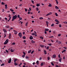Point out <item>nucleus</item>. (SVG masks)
<instances>
[{
    "mask_svg": "<svg viewBox=\"0 0 67 67\" xmlns=\"http://www.w3.org/2000/svg\"><path fill=\"white\" fill-rule=\"evenodd\" d=\"M23 53L24 55H25V52H23Z\"/></svg>",
    "mask_w": 67,
    "mask_h": 67,
    "instance_id": "774afa93",
    "label": "nucleus"
},
{
    "mask_svg": "<svg viewBox=\"0 0 67 67\" xmlns=\"http://www.w3.org/2000/svg\"><path fill=\"white\" fill-rule=\"evenodd\" d=\"M43 64H44V63H41L40 66H42L43 65Z\"/></svg>",
    "mask_w": 67,
    "mask_h": 67,
    "instance_id": "412c9836",
    "label": "nucleus"
},
{
    "mask_svg": "<svg viewBox=\"0 0 67 67\" xmlns=\"http://www.w3.org/2000/svg\"><path fill=\"white\" fill-rule=\"evenodd\" d=\"M9 39H7V40H6L4 42V44H5V45H6V44H7V43H8Z\"/></svg>",
    "mask_w": 67,
    "mask_h": 67,
    "instance_id": "f03ea898",
    "label": "nucleus"
},
{
    "mask_svg": "<svg viewBox=\"0 0 67 67\" xmlns=\"http://www.w3.org/2000/svg\"><path fill=\"white\" fill-rule=\"evenodd\" d=\"M59 26L60 27H62V25L61 24H60L59 25Z\"/></svg>",
    "mask_w": 67,
    "mask_h": 67,
    "instance_id": "603ef678",
    "label": "nucleus"
},
{
    "mask_svg": "<svg viewBox=\"0 0 67 67\" xmlns=\"http://www.w3.org/2000/svg\"><path fill=\"white\" fill-rule=\"evenodd\" d=\"M14 65H15V66H17V65H18V64L16 63H14Z\"/></svg>",
    "mask_w": 67,
    "mask_h": 67,
    "instance_id": "b1692460",
    "label": "nucleus"
},
{
    "mask_svg": "<svg viewBox=\"0 0 67 67\" xmlns=\"http://www.w3.org/2000/svg\"><path fill=\"white\" fill-rule=\"evenodd\" d=\"M4 37H6V34L5 33H4Z\"/></svg>",
    "mask_w": 67,
    "mask_h": 67,
    "instance_id": "c9c22d12",
    "label": "nucleus"
},
{
    "mask_svg": "<svg viewBox=\"0 0 67 67\" xmlns=\"http://www.w3.org/2000/svg\"><path fill=\"white\" fill-rule=\"evenodd\" d=\"M51 65H52V66H54V64H53L52 62H51Z\"/></svg>",
    "mask_w": 67,
    "mask_h": 67,
    "instance_id": "ea45409f",
    "label": "nucleus"
},
{
    "mask_svg": "<svg viewBox=\"0 0 67 67\" xmlns=\"http://www.w3.org/2000/svg\"><path fill=\"white\" fill-rule=\"evenodd\" d=\"M23 39H25V38H26V37L25 36H24L23 37Z\"/></svg>",
    "mask_w": 67,
    "mask_h": 67,
    "instance_id": "473e14b6",
    "label": "nucleus"
},
{
    "mask_svg": "<svg viewBox=\"0 0 67 67\" xmlns=\"http://www.w3.org/2000/svg\"><path fill=\"white\" fill-rule=\"evenodd\" d=\"M55 67H59V66H58V65H56L55 66Z\"/></svg>",
    "mask_w": 67,
    "mask_h": 67,
    "instance_id": "338daca9",
    "label": "nucleus"
},
{
    "mask_svg": "<svg viewBox=\"0 0 67 67\" xmlns=\"http://www.w3.org/2000/svg\"><path fill=\"white\" fill-rule=\"evenodd\" d=\"M1 4L2 5H4V3L3 2H2Z\"/></svg>",
    "mask_w": 67,
    "mask_h": 67,
    "instance_id": "2f4dec72",
    "label": "nucleus"
},
{
    "mask_svg": "<svg viewBox=\"0 0 67 67\" xmlns=\"http://www.w3.org/2000/svg\"><path fill=\"white\" fill-rule=\"evenodd\" d=\"M34 34H36V33H37L36 32V31H34Z\"/></svg>",
    "mask_w": 67,
    "mask_h": 67,
    "instance_id": "bf43d9fd",
    "label": "nucleus"
},
{
    "mask_svg": "<svg viewBox=\"0 0 67 67\" xmlns=\"http://www.w3.org/2000/svg\"><path fill=\"white\" fill-rule=\"evenodd\" d=\"M18 35L19 36L20 38H21L22 37V33L21 32H19L18 34Z\"/></svg>",
    "mask_w": 67,
    "mask_h": 67,
    "instance_id": "7ed1b4c3",
    "label": "nucleus"
},
{
    "mask_svg": "<svg viewBox=\"0 0 67 67\" xmlns=\"http://www.w3.org/2000/svg\"><path fill=\"white\" fill-rule=\"evenodd\" d=\"M36 10L37 11H38V8H36Z\"/></svg>",
    "mask_w": 67,
    "mask_h": 67,
    "instance_id": "052dcab7",
    "label": "nucleus"
},
{
    "mask_svg": "<svg viewBox=\"0 0 67 67\" xmlns=\"http://www.w3.org/2000/svg\"><path fill=\"white\" fill-rule=\"evenodd\" d=\"M47 59H48V60H49V57H47Z\"/></svg>",
    "mask_w": 67,
    "mask_h": 67,
    "instance_id": "6e6d98bb",
    "label": "nucleus"
},
{
    "mask_svg": "<svg viewBox=\"0 0 67 67\" xmlns=\"http://www.w3.org/2000/svg\"><path fill=\"white\" fill-rule=\"evenodd\" d=\"M62 35L61 34H59L58 36L59 37V36H61Z\"/></svg>",
    "mask_w": 67,
    "mask_h": 67,
    "instance_id": "58836bf2",
    "label": "nucleus"
},
{
    "mask_svg": "<svg viewBox=\"0 0 67 67\" xmlns=\"http://www.w3.org/2000/svg\"><path fill=\"white\" fill-rule=\"evenodd\" d=\"M59 44H62V42H59Z\"/></svg>",
    "mask_w": 67,
    "mask_h": 67,
    "instance_id": "13d9d810",
    "label": "nucleus"
},
{
    "mask_svg": "<svg viewBox=\"0 0 67 67\" xmlns=\"http://www.w3.org/2000/svg\"><path fill=\"white\" fill-rule=\"evenodd\" d=\"M46 25H48V21H46Z\"/></svg>",
    "mask_w": 67,
    "mask_h": 67,
    "instance_id": "a878e982",
    "label": "nucleus"
},
{
    "mask_svg": "<svg viewBox=\"0 0 67 67\" xmlns=\"http://www.w3.org/2000/svg\"><path fill=\"white\" fill-rule=\"evenodd\" d=\"M15 42H14L12 43V45H15Z\"/></svg>",
    "mask_w": 67,
    "mask_h": 67,
    "instance_id": "a19ab883",
    "label": "nucleus"
},
{
    "mask_svg": "<svg viewBox=\"0 0 67 67\" xmlns=\"http://www.w3.org/2000/svg\"><path fill=\"white\" fill-rule=\"evenodd\" d=\"M4 64L3 63V64H2L1 65V66H4Z\"/></svg>",
    "mask_w": 67,
    "mask_h": 67,
    "instance_id": "09e8293b",
    "label": "nucleus"
},
{
    "mask_svg": "<svg viewBox=\"0 0 67 67\" xmlns=\"http://www.w3.org/2000/svg\"><path fill=\"white\" fill-rule=\"evenodd\" d=\"M16 18H17V15H15V16H13L12 17V21H13L15 20Z\"/></svg>",
    "mask_w": 67,
    "mask_h": 67,
    "instance_id": "f257e3e1",
    "label": "nucleus"
},
{
    "mask_svg": "<svg viewBox=\"0 0 67 67\" xmlns=\"http://www.w3.org/2000/svg\"><path fill=\"white\" fill-rule=\"evenodd\" d=\"M34 51L33 50L31 52V54H32L34 53Z\"/></svg>",
    "mask_w": 67,
    "mask_h": 67,
    "instance_id": "c85d7f7f",
    "label": "nucleus"
},
{
    "mask_svg": "<svg viewBox=\"0 0 67 67\" xmlns=\"http://www.w3.org/2000/svg\"><path fill=\"white\" fill-rule=\"evenodd\" d=\"M33 38V36H31L30 37V40H32Z\"/></svg>",
    "mask_w": 67,
    "mask_h": 67,
    "instance_id": "0eeeda50",
    "label": "nucleus"
},
{
    "mask_svg": "<svg viewBox=\"0 0 67 67\" xmlns=\"http://www.w3.org/2000/svg\"><path fill=\"white\" fill-rule=\"evenodd\" d=\"M41 47H44V46L40 45Z\"/></svg>",
    "mask_w": 67,
    "mask_h": 67,
    "instance_id": "bb28decb",
    "label": "nucleus"
},
{
    "mask_svg": "<svg viewBox=\"0 0 67 67\" xmlns=\"http://www.w3.org/2000/svg\"><path fill=\"white\" fill-rule=\"evenodd\" d=\"M8 18H10L11 17V15L9 14V15L8 16Z\"/></svg>",
    "mask_w": 67,
    "mask_h": 67,
    "instance_id": "f704fd0d",
    "label": "nucleus"
},
{
    "mask_svg": "<svg viewBox=\"0 0 67 67\" xmlns=\"http://www.w3.org/2000/svg\"><path fill=\"white\" fill-rule=\"evenodd\" d=\"M31 50H30L28 52V53H31Z\"/></svg>",
    "mask_w": 67,
    "mask_h": 67,
    "instance_id": "7c9ffc66",
    "label": "nucleus"
},
{
    "mask_svg": "<svg viewBox=\"0 0 67 67\" xmlns=\"http://www.w3.org/2000/svg\"><path fill=\"white\" fill-rule=\"evenodd\" d=\"M48 7H52V5L51 4L49 3Z\"/></svg>",
    "mask_w": 67,
    "mask_h": 67,
    "instance_id": "1a4fd4ad",
    "label": "nucleus"
},
{
    "mask_svg": "<svg viewBox=\"0 0 67 67\" xmlns=\"http://www.w3.org/2000/svg\"><path fill=\"white\" fill-rule=\"evenodd\" d=\"M49 38H53V37H54V36H50L48 37Z\"/></svg>",
    "mask_w": 67,
    "mask_h": 67,
    "instance_id": "4468645a",
    "label": "nucleus"
},
{
    "mask_svg": "<svg viewBox=\"0 0 67 67\" xmlns=\"http://www.w3.org/2000/svg\"><path fill=\"white\" fill-rule=\"evenodd\" d=\"M62 58H60L59 59V61L60 62H61V61L62 60Z\"/></svg>",
    "mask_w": 67,
    "mask_h": 67,
    "instance_id": "c756f323",
    "label": "nucleus"
},
{
    "mask_svg": "<svg viewBox=\"0 0 67 67\" xmlns=\"http://www.w3.org/2000/svg\"><path fill=\"white\" fill-rule=\"evenodd\" d=\"M17 18H19L20 16V15H17Z\"/></svg>",
    "mask_w": 67,
    "mask_h": 67,
    "instance_id": "49530a36",
    "label": "nucleus"
},
{
    "mask_svg": "<svg viewBox=\"0 0 67 67\" xmlns=\"http://www.w3.org/2000/svg\"><path fill=\"white\" fill-rule=\"evenodd\" d=\"M55 21L56 22H57L58 23H59V22L58 21V20L57 19H55Z\"/></svg>",
    "mask_w": 67,
    "mask_h": 67,
    "instance_id": "f3484780",
    "label": "nucleus"
},
{
    "mask_svg": "<svg viewBox=\"0 0 67 67\" xmlns=\"http://www.w3.org/2000/svg\"><path fill=\"white\" fill-rule=\"evenodd\" d=\"M14 33L15 35H16V34H18V31H16L15 30H14Z\"/></svg>",
    "mask_w": 67,
    "mask_h": 67,
    "instance_id": "20e7f679",
    "label": "nucleus"
},
{
    "mask_svg": "<svg viewBox=\"0 0 67 67\" xmlns=\"http://www.w3.org/2000/svg\"><path fill=\"white\" fill-rule=\"evenodd\" d=\"M25 10L26 12H27V9L26 8L25 9Z\"/></svg>",
    "mask_w": 67,
    "mask_h": 67,
    "instance_id": "8fccbe9b",
    "label": "nucleus"
},
{
    "mask_svg": "<svg viewBox=\"0 0 67 67\" xmlns=\"http://www.w3.org/2000/svg\"><path fill=\"white\" fill-rule=\"evenodd\" d=\"M63 52H66V50L64 49L63 51Z\"/></svg>",
    "mask_w": 67,
    "mask_h": 67,
    "instance_id": "e2e57ef3",
    "label": "nucleus"
},
{
    "mask_svg": "<svg viewBox=\"0 0 67 67\" xmlns=\"http://www.w3.org/2000/svg\"><path fill=\"white\" fill-rule=\"evenodd\" d=\"M10 52H14V51L13 50H12V49H11L10 50Z\"/></svg>",
    "mask_w": 67,
    "mask_h": 67,
    "instance_id": "6ab92c4d",
    "label": "nucleus"
},
{
    "mask_svg": "<svg viewBox=\"0 0 67 67\" xmlns=\"http://www.w3.org/2000/svg\"><path fill=\"white\" fill-rule=\"evenodd\" d=\"M58 56L59 58H60V54H59Z\"/></svg>",
    "mask_w": 67,
    "mask_h": 67,
    "instance_id": "e433bc0d",
    "label": "nucleus"
},
{
    "mask_svg": "<svg viewBox=\"0 0 67 67\" xmlns=\"http://www.w3.org/2000/svg\"><path fill=\"white\" fill-rule=\"evenodd\" d=\"M31 2L32 3H34V1L33 0H31Z\"/></svg>",
    "mask_w": 67,
    "mask_h": 67,
    "instance_id": "5fc2aeb1",
    "label": "nucleus"
},
{
    "mask_svg": "<svg viewBox=\"0 0 67 67\" xmlns=\"http://www.w3.org/2000/svg\"><path fill=\"white\" fill-rule=\"evenodd\" d=\"M54 26V24H53L51 25V26Z\"/></svg>",
    "mask_w": 67,
    "mask_h": 67,
    "instance_id": "37998d69",
    "label": "nucleus"
},
{
    "mask_svg": "<svg viewBox=\"0 0 67 67\" xmlns=\"http://www.w3.org/2000/svg\"><path fill=\"white\" fill-rule=\"evenodd\" d=\"M48 14H49V15H51V14H52V12H50L48 13Z\"/></svg>",
    "mask_w": 67,
    "mask_h": 67,
    "instance_id": "cd10ccee",
    "label": "nucleus"
},
{
    "mask_svg": "<svg viewBox=\"0 0 67 67\" xmlns=\"http://www.w3.org/2000/svg\"><path fill=\"white\" fill-rule=\"evenodd\" d=\"M44 54H47V52H46V51L45 50H44Z\"/></svg>",
    "mask_w": 67,
    "mask_h": 67,
    "instance_id": "2eb2a0df",
    "label": "nucleus"
},
{
    "mask_svg": "<svg viewBox=\"0 0 67 67\" xmlns=\"http://www.w3.org/2000/svg\"><path fill=\"white\" fill-rule=\"evenodd\" d=\"M5 51L6 52H7V53H8L9 52L8 51V50H5Z\"/></svg>",
    "mask_w": 67,
    "mask_h": 67,
    "instance_id": "de8ad7c7",
    "label": "nucleus"
},
{
    "mask_svg": "<svg viewBox=\"0 0 67 67\" xmlns=\"http://www.w3.org/2000/svg\"><path fill=\"white\" fill-rule=\"evenodd\" d=\"M55 15L56 16H58V14L57 13H55Z\"/></svg>",
    "mask_w": 67,
    "mask_h": 67,
    "instance_id": "72a5a7b5",
    "label": "nucleus"
},
{
    "mask_svg": "<svg viewBox=\"0 0 67 67\" xmlns=\"http://www.w3.org/2000/svg\"><path fill=\"white\" fill-rule=\"evenodd\" d=\"M36 63H37V65H38V64H39V62L38 61H37L36 62Z\"/></svg>",
    "mask_w": 67,
    "mask_h": 67,
    "instance_id": "4be33fe9",
    "label": "nucleus"
},
{
    "mask_svg": "<svg viewBox=\"0 0 67 67\" xmlns=\"http://www.w3.org/2000/svg\"><path fill=\"white\" fill-rule=\"evenodd\" d=\"M11 62V59H10L8 61V63L9 64Z\"/></svg>",
    "mask_w": 67,
    "mask_h": 67,
    "instance_id": "423d86ee",
    "label": "nucleus"
},
{
    "mask_svg": "<svg viewBox=\"0 0 67 67\" xmlns=\"http://www.w3.org/2000/svg\"><path fill=\"white\" fill-rule=\"evenodd\" d=\"M40 20H43V18L42 17H40Z\"/></svg>",
    "mask_w": 67,
    "mask_h": 67,
    "instance_id": "4c0bfd02",
    "label": "nucleus"
},
{
    "mask_svg": "<svg viewBox=\"0 0 67 67\" xmlns=\"http://www.w3.org/2000/svg\"><path fill=\"white\" fill-rule=\"evenodd\" d=\"M31 42L32 43H35V41H34L33 40H31Z\"/></svg>",
    "mask_w": 67,
    "mask_h": 67,
    "instance_id": "f8f14e48",
    "label": "nucleus"
},
{
    "mask_svg": "<svg viewBox=\"0 0 67 67\" xmlns=\"http://www.w3.org/2000/svg\"><path fill=\"white\" fill-rule=\"evenodd\" d=\"M8 37H9V39H10V38H11L12 37V36H11V34H9V36Z\"/></svg>",
    "mask_w": 67,
    "mask_h": 67,
    "instance_id": "39448f33",
    "label": "nucleus"
},
{
    "mask_svg": "<svg viewBox=\"0 0 67 67\" xmlns=\"http://www.w3.org/2000/svg\"><path fill=\"white\" fill-rule=\"evenodd\" d=\"M5 19L6 20V21H8V19L7 18H5Z\"/></svg>",
    "mask_w": 67,
    "mask_h": 67,
    "instance_id": "79ce46f5",
    "label": "nucleus"
},
{
    "mask_svg": "<svg viewBox=\"0 0 67 67\" xmlns=\"http://www.w3.org/2000/svg\"><path fill=\"white\" fill-rule=\"evenodd\" d=\"M48 30H49V29H45V31H48Z\"/></svg>",
    "mask_w": 67,
    "mask_h": 67,
    "instance_id": "ddd939ff",
    "label": "nucleus"
},
{
    "mask_svg": "<svg viewBox=\"0 0 67 67\" xmlns=\"http://www.w3.org/2000/svg\"><path fill=\"white\" fill-rule=\"evenodd\" d=\"M10 10L12 12H13L14 11V10L12 9H10Z\"/></svg>",
    "mask_w": 67,
    "mask_h": 67,
    "instance_id": "393cba45",
    "label": "nucleus"
},
{
    "mask_svg": "<svg viewBox=\"0 0 67 67\" xmlns=\"http://www.w3.org/2000/svg\"><path fill=\"white\" fill-rule=\"evenodd\" d=\"M63 23L65 24H67V22L64 21Z\"/></svg>",
    "mask_w": 67,
    "mask_h": 67,
    "instance_id": "c03bdc74",
    "label": "nucleus"
},
{
    "mask_svg": "<svg viewBox=\"0 0 67 67\" xmlns=\"http://www.w3.org/2000/svg\"><path fill=\"white\" fill-rule=\"evenodd\" d=\"M55 1L56 2V3H57V4H58V0H55Z\"/></svg>",
    "mask_w": 67,
    "mask_h": 67,
    "instance_id": "dca6fc26",
    "label": "nucleus"
},
{
    "mask_svg": "<svg viewBox=\"0 0 67 67\" xmlns=\"http://www.w3.org/2000/svg\"><path fill=\"white\" fill-rule=\"evenodd\" d=\"M25 58H26V59H27V58H29V57H28L26 56Z\"/></svg>",
    "mask_w": 67,
    "mask_h": 67,
    "instance_id": "3c124183",
    "label": "nucleus"
},
{
    "mask_svg": "<svg viewBox=\"0 0 67 67\" xmlns=\"http://www.w3.org/2000/svg\"><path fill=\"white\" fill-rule=\"evenodd\" d=\"M23 42H24V43H26V40H24Z\"/></svg>",
    "mask_w": 67,
    "mask_h": 67,
    "instance_id": "4d7b16f0",
    "label": "nucleus"
},
{
    "mask_svg": "<svg viewBox=\"0 0 67 67\" xmlns=\"http://www.w3.org/2000/svg\"><path fill=\"white\" fill-rule=\"evenodd\" d=\"M3 31L4 32V33H7V31H6V30L5 29H3Z\"/></svg>",
    "mask_w": 67,
    "mask_h": 67,
    "instance_id": "9d476101",
    "label": "nucleus"
},
{
    "mask_svg": "<svg viewBox=\"0 0 67 67\" xmlns=\"http://www.w3.org/2000/svg\"><path fill=\"white\" fill-rule=\"evenodd\" d=\"M42 59V58L40 57V58L39 60H41Z\"/></svg>",
    "mask_w": 67,
    "mask_h": 67,
    "instance_id": "680f3d73",
    "label": "nucleus"
},
{
    "mask_svg": "<svg viewBox=\"0 0 67 67\" xmlns=\"http://www.w3.org/2000/svg\"><path fill=\"white\" fill-rule=\"evenodd\" d=\"M46 49H49V47H47L46 48Z\"/></svg>",
    "mask_w": 67,
    "mask_h": 67,
    "instance_id": "864d4df0",
    "label": "nucleus"
},
{
    "mask_svg": "<svg viewBox=\"0 0 67 67\" xmlns=\"http://www.w3.org/2000/svg\"><path fill=\"white\" fill-rule=\"evenodd\" d=\"M6 28H9V26H6Z\"/></svg>",
    "mask_w": 67,
    "mask_h": 67,
    "instance_id": "0e129e2a",
    "label": "nucleus"
},
{
    "mask_svg": "<svg viewBox=\"0 0 67 67\" xmlns=\"http://www.w3.org/2000/svg\"><path fill=\"white\" fill-rule=\"evenodd\" d=\"M40 38H41V39H42V40H43L44 39V38H43L42 37H40Z\"/></svg>",
    "mask_w": 67,
    "mask_h": 67,
    "instance_id": "5701e85b",
    "label": "nucleus"
},
{
    "mask_svg": "<svg viewBox=\"0 0 67 67\" xmlns=\"http://www.w3.org/2000/svg\"><path fill=\"white\" fill-rule=\"evenodd\" d=\"M5 7L7 8V5L6 4L5 5Z\"/></svg>",
    "mask_w": 67,
    "mask_h": 67,
    "instance_id": "69168bd1",
    "label": "nucleus"
},
{
    "mask_svg": "<svg viewBox=\"0 0 67 67\" xmlns=\"http://www.w3.org/2000/svg\"><path fill=\"white\" fill-rule=\"evenodd\" d=\"M53 58H56V55H53Z\"/></svg>",
    "mask_w": 67,
    "mask_h": 67,
    "instance_id": "6e6552de",
    "label": "nucleus"
},
{
    "mask_svg": "<svg viewBox=\"0 0 67 67\" xmlns=\"http://www.w3.org/2000/svg\"><path fill=\"white\" fill-rule=\"evenodd\" d=\"M55 9H59V8L57 6H55Z\"/></svg>",
    "mask_w": 67,
    "mask_h": 67,
    "instance_id": "aec40b11",
    "label": "nucleus"
},
{
    "mask_svg": "<svg viewBox=\"0 0 67 67\" xmlns=\"http://www.w3.org/2000/svg\"><path fill=\"white\" fill-rule=\"evenodd\" d=\"M37 7H39L40 5V3H39V4H36Z\"/></svg>",
    "mask_w": 67,
    "mask_h": 67,
    "instance_id": "9b49d317",
    "label": "nucleus"
},
{
    "mask_svg": "<svg viewBox=\"0 0 67 67\" xmlns=\"http://www.w3.org/2000/svg\"><path fill=\"white\" fill-rule=\"evenodd\" d=\"M25 56V55H24V54L22 56V57H23V58H24Z\"/></svg>",
    "mask_w": 67,
    "mask_h": 67,
    "instance_id": "a18cd8bd",
    "label": "nucleus"
},
{
    "mask_svg": "<svg viewBox=\"0 0 67 67\" xmlns=\"http://www.w3.org/2000/svg\"><path fill=\"white\" fill-rule=\"evenodd\" d=\"M19 21H20V20H22V18L20 17H19Z\"/></svg>",
    "mask_w": 67,
    "mask_h": 67,
    "instance_id": "a211bd4d",
    "label": "nucleus"
}]
</instances>
